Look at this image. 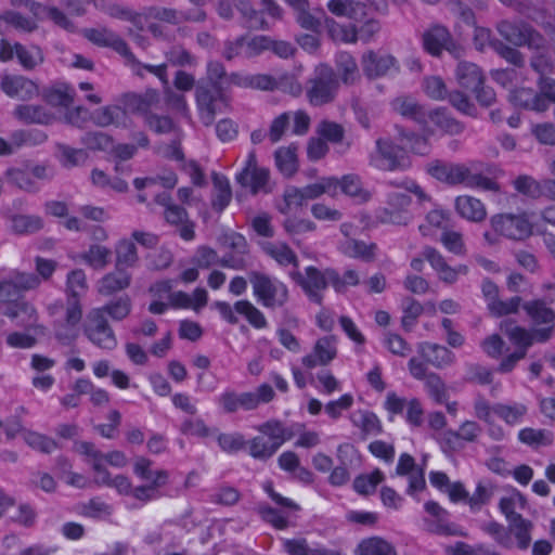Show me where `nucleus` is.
Here are the masks:
<instances>
[{
    "label": "nucleus",
    "mask_w": 555,
    "mask_h": 555,
    "mask_svg": "<svg viewBox=\"0 0 555 555\" xmlns=\"http://www.w3.org/2000/svg\"><path fill=\"white\" fill-rule=\"evenodd\" d=\"M228 73L224 65L219 61H209L206 67V77L198 81L195 90L196 104L199 111V118L204 126L214 124L217 108L216 102L225 101L228 91Z\"/></svg>",
    "instance_id": "obj_1"
},
{
    "label": "nucleus",
    "mask_w": 555,
    "mask_h": 555,
    "mask_svg": "<svg viewBox=\"0 0 555 555\" xmlns=\"http://www.w3.org/2000/svg\"><path fill=\"white\" fill-rule=\"evenodd\" d=\"M275 392L271 385L261 384L255 391L236 392L227 389L217 399L218 405L225 414L236 413L238 410L253 411L261 403H269L274 399Z\"/></svg>",
    "instance_id": "obj_2"
},
{
    "label": "nucleus",
    "mask_w": 555,
    "mask_h": 555,
    "mask_svg": "<svg viewBox=\"0 0 555 555\" xmlns=\"http://www.w3.org/2000/svg\"><path fill=\"white\" fill-rule=\"evenodd\" d=\"M370 165L385 171H403L411 167V158L405 146L391 138H378L370 155Z\"/></svg>",
    "instance_id": "obj_3"
},
{
    "label": "nucleus",
    "mask_w": 555,
    "mask_h": 555,
    "mask_svg": "<svg viewBox=\"0 0 555 555\" xmlns=\"http://www.w3.org/2000/svg\"><path fill=\"white\" fill-rule=\"evenodd\" d=\"M307 98L313 106H322L336 98L339 79L335 70L327 64L317 66L314 77L309 80Z\"/></svg>",
    "instance_id": "obj_4"
},
{
    "label": "nucleus",
    "mask_w": 555,
    "mask_h": 555,
    "mask_svg": "<svg viewBox=\"0 0 555 555\" xmlns=\"http://www.w3.org/2000/svg\"><path fill=\"white\" fill-rule=\"evenodd\" d=\"M248 276L254 295L263 307L281 308L288 301V289L284 283L258 271L249 272Z\"/></svg>",
    "instance_id": "obj_5"
},
{
    "label": "nucleus",
    "mask_w": 555,
    "mask_h": 555,
    "mask_svg": "<svg viewBox=\"0 0 555 555\" xmlns=\"http://www.w3.org/2000/svg\"><path fill=\"white\" fill-rule=\"evenodd\" d=\"M82 332L88 340L100 349L112 351L118 345L116 334L107 318L95 308L87 313L82 323Z\"/></svg>",
    "instance_id": "obj_6"
},
{
    "label": "nucleus",
    "mask_w": 555,
    "mask_h": 555,
    "mask_svg": "<svg viewBox=\"0 0 555 555\" xmlns=\"http://www.w3.org/2000/svg\"><path fill=\"white\" fill-rule=\"evenodd\" d=\"M422 42L424 50L433 56H440L442 51H448L454 59H461L465 49L456 42L449 29L440 24L430 26L423 33Z\"/></svg>",
    "instance_id": "obj_7"
},
{
    "label": "nucleus",
    "mask_w": 555,
    "mask_h": 555,
    "mask_svg": "<svg viewBox=\"0 0 555 555\" xmlns=\"http://www.w3.org/2000/svg\"><path fill=\"white\" fill-rule=\"evenodd\" d=\"M490 223L495 233L513 241H525L533 233V225L526 212L496 214L491 217Z\"/></svg>",
    "instance_id": "obj_8"
},
{
    "label": "nucleus",
    "mask_w": 555,
    "mask_h": 555,
    "mask_svg": "<svg viewBox=\"0 0 555 555\" xmlns=\"http://www.w3.org/2000/svg\"><path fill=\"white\" fill-rule=\"evenodd\" d=\"M82 35L86 39L98 47L111 48L128 62L139 64L134 54L130 51L127 42L115 31L106 27L85 28Z\"/></svg>",
    "instance_id": "obj_9"
},
{
    "label": "nucleus",
    "mask_w": 555,
    "mask_h": 555,
    "mask_svg": "<svg viewBox=\"0 0 555 555\" xmlns=\"http://www.w3.org/2000/svg\"><path fill=\"white\" fill-rule=\"evenodd\" d=\"M159 92L156 89H146L143 93L125 92L119 95L118 103L122 109V117L127 114L142 115L143 118L151 113V108L159 103Z\"/></svg>",
    "instance_id": "obj_10"
},
{
    "label": "nucleus",
    "mask_w": 555,
    "mask_h": 555,
    "mask_svg": "<svg viewBox=\"0 0 555 555\" xmlns=\"http://www.w3.org/2000/svg\"><path fill=\"white\" fill-rule=\"evenodd\" d=\"M500 330L508 337L515 346L531 347L534 341L545 343L551 338L550 327L534 328L532 332L517 325L512 319L503 320Z\"/></svg>",
    "instance_id": "obj_11"
},
{
    "label": "nucleus",
    "mask_w": 555,
    "mask_h": 555,
    "mask_svg": "<svg viewBox=\"0 0 555 555\" xmlns=\"http://www.w3.org/2000/svg\"><path fill=\"white\" fill-rule=\"evenodd\" d=\"M291 278L301 286L302 291L311 301L322 305V291L326 288V276H324V272L310 266L306 268L305 275L299 271H294L291 272Z\"/></svg>",
    "instance_id": "obj_12"
},
{
    "label": "nucleus",
    "mask_w": 555,
    "mask_h": 555,
    "mask_svg": "<svg viewBox=\"0 0 555 555\" xmlns=\"http://www.w3.org/2000/svg\"><path fill=\"white\" fill-rule=\"evenodd\" d=\"M362 67L369 78H377L389 74L391 70L399 72V63L391 54H380L369 51L362 56Z\"/></svg>",
    "instance_id": "obj_13"
},
{
    "label": "nucleus",
    "mask_w": 555,
    "mask_h": 555,
    "mask_svg": "<svg viewBox=\"0 0 555 555\" xmlns=\"http://www.w3.org/2000/svg\"><path fill=\"white\" fill-rule=\"evenodd\" d=\"M0 87L8 96L21 101L31 100L39 94L37 83L24 76L7 75L2 78Z\"/></svg>",
    "instance_id": "obj_14"
},
{
    "label": "nucleus",
    "mask_w": 555,
    "mask_h": 555,
    "mask_svg": "<svg viewBox=\"0 0 555 555\" xmlns=\"http://www.w3.org/2000/svg\"><path fill=\"white\" fill-rule=\"evenodd\" d=\"M417 352L423 360L436 369H443L454 363L455 354L447 347L424 341L418 344Z\"/></svg>",
    "instance_id": "obj_15"
},
{
    "label": "nucleus",
    "mask_w": 555,
    "mask_h": 555,
    "mask_svg": "<svg viewBox=\"0 0 555 555\" xmlns=\"http://www.w3.org/2000/svg\"><path fill=\"white\" fill-rule=\"evenodd\" d=\"M465 165L436 159L427 165V172L438 181L450 185L461 184Z\"/></svg>",
    "instance_id": "obj_16"
},
{
    "label": "nucleus",
    "mask_w": 555,
    "mask_h": 555,
    "mask_svg": "<svg viewBox=\"0 0 555 555\" xmlns=\"http://www.w3.org/2000/svg\"><path fill=\"white\" fill-rule=\"evenodd\" d=\"M8 27L21 34H31L39 26L35 17L25 16L15 10H4L0 13V35H4Z\"/></svg>",
    "instance_id": "obj_17"
},
{
    "label": "nucleus",
    "mask_w": 555,
    "mask_h": 555,
    "mask_svg": "<svg viewBox=\"0 0 555 555\" xmlns=\"http://www.w3.org/2000/svg\"><path fill=\"white\" fill-rule=\"evenodd\" d=\"M395 112L401 116L413 120L420 126H427L428 112L425 106L418 103L412 96H398L391 102Z\"/></svg>",
    "instance_id": "obj_18"
},
{
    "label": "nucleus",
    "mask_w": 555,
    "mask_h": 555,
    "mask_svg": "<svg viewBox=\"0 0 555 555\" xmlns=\"http://www.w3.org/2000/svg\"><path fill=\"white\" fill-rule=\"evenodd\" d=\"M284 82H289L291 92L293 94L300 93L301 86L296 82L292 76H283L280 79H276L268 74L248 75V88L251 89L273 91L276 89H284Z\"/></svg>",
    "instance_id": "obj_19"
},
{
    "label": "nucleus",
    "mask_w": 555,
    "mask_h": 555,
    "mask_svg": "<svg viewBox=\"0 0 555 555\" xmlns=\"http://www.w3.org/2000/svg\"><path fill=\"white\" fill-rule=\"evenodd\" d=\"M164 217L166 221L175 227H179L178 232L184 241H192L195 237V223L190 220L186 209L182 206L175 205L165 209Z\"/></svg>",
    "instance_id": "obj_20"
},
{
    "label": "nucleus",
    "mask_w": 555,
    "mask_h": 555,
    "mask_svg": "<svg viewBox=\"0 0 555 555\" xmlns=\"http://www.w3.org/2000/svg\"><path fill=\"white\" fill-rule=\"evenodd\" d=\"M522 309L531 320L535 328H540L541 325L551 328V334L554 330L555 311L547 307L544 300L535 299L527 301L522 305Z\"/></svg>",
    "instance_id": "obj_21"
},
{
    "label": "nucleus",
    "mask_w": 555,
    "mask_h": 555,
    "mask_svg": "<svg viewBox=\"0 0 555 555\" xmlns=\"http://www.w3.org/2000/svg\"><path fill=\"white\" fill-rule=\"evenodd\" d=\"M10 231L15 235H31L43 228V220L37 215L9 214Z\"/></svg>",
    "instance_id": "obj_22"
},
{
    "label": "nucleus",
    "mask_w": 555,
    "mask_h": 555,
    "mask_svg": "<svg viewBox=\"0 0 555 555\" xmlns=\"http://www.w3.org/2000/svg\"><path fill=\"white\" fill-rule=\"evenodd\" d=\"M455 209L462 218L472 222H480L487 216L485 205L478 198L468 195L455 198Z\"/></svg>",
    "instance_id": "obj_23"
},
{
    "label": "nucleus",
    "mask_w": 555,
    "mask_h": 555,
    "mask_svg": "<svg viewBox=\"0 0 555 555\" xmlns=\"http://www.w3.org/2000/svg\"><path fill=\"white\" fill-rule=\"evenodd\" d=\"M428 119L442 132L449 135L461 134L465 125L454 118L446 107H438L428 112Z\"/></svg>",
    "instance_id": "obj_24"
},
{
    "label": "nucleus",
    "mask_w": 555,
    "mask_h": 555,
    "mask_svg": "<svg viewBox=\"0 0 555 555\" xmlns=\"http://www.w3.org/2000/svg\"><path fill=\"white\" fill-rule=\"evenodd\" d=\"M131 275L125 269H118L105 274L99 285V293L103 296H111L129 287Z\"/></svg>",
    "instance_id": "obj_25"
},
{
    "label": "nucleus",
    "mask_w": 555,
    "mask_h": 555,
    "mask_svg": "<svg viewBox=\"0 0 555 555\" xmlns=\"http://www.w3.org/2000/svg\"><path fill=\"white\" fill-rule=\"evenodd\" d=\"M530 24L522 21H500L495 28L501 37L515 47H522Z\"/></svg>",
    "instance_id": "obj_26"
},
{
    "label": "nucleus",
    "mask_w": 555,
    "mask_h": 555,
    "mask_svg": "<svg viewBox=\"0 0 555 555\" xmlns=\"http://www.w3.org/2000/svg\"><path fill=\"white\" fill-rule=\"evenodd\" d=\"M455 75L459 85L470 91L476 90L485 82L481 69L474 63L460 62Z\"/></svg>",
    "instance_id": "obj_27"
},
{
    "label": "nucleus",
    "mask_w": 555,
    "mask_h": 555,
    "mask_svg": "<svg viewBox=\"0 0 555 555\" xmlns=\"http://www.w3.org/2000/svg\"><path fill=\"white\" fill-rule=\"evenodd\" d=\"M335 65L345 85H353L360 78L356 59L348 52H339L335 56Z\"/></svg>",
    "instance_id": "obj_28"
},
{
    "label": "nucleus",
    "mask_w": 555,
    "mask_h": 555,
    "mask_svg": "<svg viewBox=\"0 0 555 555\" xmlns=\"http://www.w3.org/2000/svg\"><path fill=\"white\" fill-rule=\"evenodd\" d=\"M212 183L215 194L211 199V207L215 211L221 212L230 204L232 198V190L227 177L212 173Z\"/></svg>",
    "instance_id": "obj_29"
},
{
    "label": "nucleus",
    "mask_w": 555,
    "mask_h": 555,
    "mask_svg": "<svg viewBox=\"0 0 555 555\" xmlns=\"http://www.w3.org/2000/svg\"><path fill=\"white\" fill-rule=\"evenodd\" d=\"M17 311L21 322L18 323L26 331H33L35 335H46V327L38 323V313L36 308L26 300L17 301Z\"/></svg>",
    "instance_id": "obj_30"
},
{
    "label": "nucleus",
    "mask_w": 555,
    "mask_h": 555,
    "mask_svg": "<svg viewBox=\"0 0 555 555\" xmlns=\"http://www.w3.org/2000/svg\"><path fill=\"white\" fill-rule=\"evenodd\" d=\"M96 309L102 311L104 317L107 318V315H109L113 321L120 322L130 314L132 301L131 298L125 294Z\"/></svg>",
    "instance_id": "obj_31"
},
{
    "label": "nucleus",
    "mask_w": 555,
    "mask_h": 555,
    "mask_svg": "<svg viewBox=\"0 0 555 555\" xmlns=\"http://www.w3.org/2000/svg\"><path fill=\"white\" fill-rule=\"evenodd\" d=\"M56 156L64 168H73L83 165L88 159V153L83 149H74L64 143H56Z\"/></svg>",
    "instance_id": "obj_32"
},
{
    "label": "nucleus",
    "mask_w": 555,
    "mask_h": 555,
    "mask_svg": "<svg viewBox=\"0 0 555 555\" xmlns=\"http://www.w3.org/2000/svg\"><path fill=\"white\" fill-rule=\"evenodd\" d=\"M359 555H397L392 544L380 537L363 539L357 548Z\"/></svg>",
    "instance_id": "obj_33"
},
{
    "label": "nucleus",
    "mask_w": 555,
    "mask_h": 555,
    "mask_svg": "<svg viewBox=\"0 0 555 555\" xmlns=\"http://www.w3.org/2000/svg\"><path fill=\"white\" fill-rule=\"evenodd\" d=\"M13 115L26 124L47 125L52 116L40 105H17Z\"/></svg>",
    "instance_id": "obj_34"
},
{
    "label": "nucleus",
    "mask_w": 555,
    "mask_h": 555,
    "mask_svg": "<svg viewBox=\"0 0 555 555\" xmlns=\"http://www.w3.org/2000/svg\"><path fill=\"white\" fill-rule=\"evenodd\" d=\"M258 430L279 448L292 439L293 431L286 428L281 421L270 420L258 427Z\"/></svg>",
    "instance_id": "obj_35"
},
{
    "label": "nucleus",
    "mask_w": 555,
    "mask_h": 555,
    "mask_svg": "<svg viewBox=\"0 0 555 555\" xmlns=\"http://www.w3.org/2000/svg\"><path fill=\"white\" fill-rule=\"evenodd\" d=\"M296 146L280 147L274 153L275 164L282 175L289 178L297 171Z\"/></svg>",
    "instance_id": "obj_36"
},
{
    "label": "nucleus",
    "mask_w": 555,
    "mask_h": 555,
    "mask_svg": "<svg viewBox=\"0 0 555 555\" xmlns=\"http://www.w3.org/2000/svg\"><path fill=\"white\" fill-rule=\"evenodd\" d=\"M237 11L249 23L250 29L256 30H268L270 28L269 23L263 17L262 11H257L250 0H240L236 4Z\"/></svg>",
    "instance_id": "obj_37"
},
{
    "label": "nucleus",
    "mask_w": 555,
    "mask_h": 555,
    "mask_svg": "<svg viewBox=\"0 0 555 555\" xmlns=\"http://www.w3.org/2000/svg\"><path fill=\"white\" fill-rule=\"evenodd\" d=\"M74 90L64 85L44 89L42 98L51 106L69 107L74 102Z\"/></svg>",
    "instance_id": "obj_38"
},
{
    "label": "nucleus",
    "mask_w": 555,
    "mask_h": 555,
    "mask_svg": "<svg viewBox=\"0 0 555 555\" xmlns=\"http://www.w3.org/2000/svg\"><path fill=\"white\" fill-rule=\"evenodd\" d=\"M351 422L361 429L363 437L367 435H379L383 431L379 418L371 411H358L351 417Z\"/></svg>",
    "instance_id": "obj_39"
},
{
    "label": "nucleus",
    "mask_w": 555,
    "mask_h": 555,
    "mask_svg": "<svg viewBox=\"0 0 555 555\" xmlns=\"http://www.w3.org/2000/svg\"><path fill=\"white\" fill-rule=\"evenodd\" d=\"M533 525L530 520L525 519L522 516L516 517L514 521L508 522V531L509 533H514L517 539V546L520 550H526L529 547L531 542L530 531Z\"/></svg>",
    "instance_id": "obj_40"
},
{
    "label": "nucleus",
    "mask_w": 555,
    "mask_h": 555,
    "mask_svg": "<svg viewBox=\"0 0 555 555\" xmlns=\"http://www.w3.org/2000/svg\"><path fill=\"white\" fill-rule=\"evenodd\" d=\"M249 454L260 461H267L280 449L266 436H256L249 442Z\"/></svg>",
    "instance_id": "obj_41"
},
{
    "label": "nucleus",
    "mask_w": 555,
    "mask_h": 555,
    "mask_svg": "<svg viewBox=\"0 0 555 555\" xmlns=\"http://www.w3.org/2000/svg\"><path fill=\"white\" fill-rule=\"evenodd\" d=\"M122 118L120 104L107 105L96 109L93 113L92 120L99 127H108L111 125L119 126Z\"/></svg>",
    "instance_id": "obj_42"
},
{
    "label": "nucleus",
    "mask_w": 555,
    "mask_h": 555,
    "mask_svg": "<svg viewBox=\"0 0 555 555\" xmlns=\"http://www.w3.org/2000/svg\"><path fill=\"white\" fill-rule=\"evenodd\" d=\"M376 245L374 243L366 244L358 240H348L344 246L343 251L349 257L361 258L365 261H372L375 258Z\"/></svg>",
    "instance_id": "obj_43"
},
{
    "label": "nucleus",
    "mask_w": 555,
    "mask_h": 555,
    "mask_svg": "<svg viewBox=\"0 0 555 555\" xmlns=\"http://www.w3.org/2000/svg\"><path fill=\"white\" fill-rule=\"evenodd\" d=\"M264 250L281 266L293 264L296 268L298 267V258L296 254L286 244L267 243Z\"/></svg>",
    "instance_id": "obj_44"
},
{
    "label": "nucleus",
    "mask_w": 555,
    "mask_h": 555,
    "mask_svg": "<svg viewBox=\"0 0 555 555\" xmlns=\"http://www.w3.org/2000/svg\"><path fill=\"white\" fill-rule=\"evenodd\" d=\"M135 244L131 241H120L116 246V267L118 269L135 266L138 261Z\"/></svg>",
    "instance_id": "obj_45"
},
{
    "label": "nucleus",
    "mask_w": 555,
    "mask_h": 555,
    "mask_svg": "<svg viewBox=\"0 0 555 555\" xmlns=\"http://www.w3.org/2000/svg\"><path fill=\"white\" fill-rule=\"evenodd\" d=\"M234 310L244 315L247 321L256 328L267 326V320L263 313L248 300H238L234 304Z\"/></svg>",
    "instance_id": "obj_46"
},
{
    "label": "nucleus",
    "mask_w": 555,
    "mask_h": 555,
    "mask_svg": "<svg viewBox=\"0 0 555 555\" xmlns=\"http://www.w3.org/2000/svg\"><path fill=\"white\" fill-rule=\"evenodd\" d=\"M24 440L31 449L46 454H50L60 448L54 439L37 431L26 430L24 433Z\"/></svg>",
    "instance_id": "obj_47"
},
{
    "label": "nucleus",
    "mask_w": 555,
    "mask_h": 555,
    "mask_svg": "<svg viewBox=\"0 0 555 555\" xmlns=\"http://www.w3.org/2000/svg\"><path fill=\"white\" fill-rule=\"evenodd\" d=\"M15 56L25 69H34L37 64L43 62V54L39 47L35 46L28 50L20 42H15Z\"/></svg>",
    "instance_id": "obj_48"
},
{
    "label": "nucleus",
    "mask_w": 555,
    "mask_h": 555,
    "mask_svg": "<svg viewBox=\"0 0 555 555\" xmlns=\"http://www.w3.org/2000/svg\"><path fill=\"white\" fill-rule=\"evenodd\" d=\"M111 250L102 245L93 244L83 253L81 259L94 269H103L109 262Z\"/></svg>",
    "instance_id": "obj_49"
},
{
    "label": "nucleus",
    "mask_w": 555,
    "mask_h": 555,
    "mask_svg": "<svg viewBox=\"0 0 555 555\" xmlns=\"http://www.w3.org/2000/svg\"><path fill=\"white\" fill-rule=\"evenodd\" d=\"M335 343V336H324L317 340L313 352L318 357L320 365H327L336 358L337 349Z\"/></svg>",
    "instance_id": "obj_50"
},
{
    "label": "nucleus",
    "mask_w": 555,
    "mask_h": 555,
    "mask_svg": "<svg viewBox=\"0 0 555 555\" xmlns=\"http://www.w3.org/2000/svg\"><path fill=\"white\" fill-rule=\"evenodd\" d=\"M144 125L156 134H167L173 131L177 126L168 115H158L151 112L144 118Z\"/></svg>",
    "instance_id": "obj_51"
},
{
    "label": "nucleus",
    "mask_w": 555,
    "mask_h": 555,
    "mask_svg": "<svg viewBox=\"0 0 555 555\" xmlns=\"http://www.w3.org/2000/svg\"><path fill=\"white\" fill-rule=\"evenodd\" d=\"M317 133L326 142L334 144L341 143L345 139V128L335 121L321 120L317 128Z\"/></svg>",
    "instance_id": "obj_52"
},
{
    "label": "nucleus",
    "mask_w": 555,
    "mask_h": 555,
    "mask_svg": "<svg viewBox=\"0 0 555 555\" xmlns=\"http://www.w3.org/2000/svg\"><path fill=\"white\" fill-rule=\"evenodd\" d=\"M530 67L539 74V78L547 77L555 69V59L550 50L533 53L530 57Z\"/></svg>",
    "instance_id": "obj_53"
},
{
    "label": "nucleus",
    "mask_w": 555,
    "mask_h": 555,
    "mask_svg": "<svg viewBox=\"0 0 555 555\" xmlns=\"http://www.w3.org/2000/svg\"><path fill=\"white\" fill-rule=\"evenodd\" d=\"M88 291L86 273L82 269H75L67 274L66 293L69 297H82Z\"/></svg>",
    "instance_id": "obj_54"
},
{
    "label": "nucleus",
    "mask_w": 555,
    "mask_h": 555,
    "mask_svg": "<svg viewBox=\"0 0 555 555\" xmlns=\"http://www.w3.org/2000/svg\"><path fill=\"white\" fill-rule=\"evenodd\" d=\"M167 479L168 473L166 470H157L153 482L145 486H139L134 489L132 488L131 494L139 501L147 502L153 499L155 490L167 482Z\"/></svg>",
    "instance_id": "obj_55"
},
{
    "label": "nucleus",
    "mask_w": 555,
    "mask_h": 555,
    "mask_svg": "<svg viewBox=\"0 0 555 555\" xmlns=\"http://www.w3.org/2000/svg\"><path fill=\"white\" fill-rule=\"evenodd\" d=\"M518 11L539 23H544L546 20L545 0H519Z\"/></svg>",
    "instance_id": "obj_56"
},
{
    "label": "nucleus",
    "mask_w": 555,
    "mask_h": 555,
    "mask_svg": "<svg viewBox=\"0 0 555 555\" xmlns=\"http://www.w3.org/2000/svg\"><path fill=\"white\" fill-rule=\"evenodd\" d=\"M491 48L506 62L516 67H524L525 56L519 50L516 49L515 46L511 47L504 43L502 40H494L491 41Z\"/></svg>",
    "instance_id": "obj_57"
},
{
    "label": "nucleus",
    "mask_w": 555,
    "mask_h": 555,
    "mask_svg": "<svg viewBox=\"0 0 555 555\" xmlns=\"http://www.w3.org/2000/svg\"><path fill=\"white\" fill-rule=\"evenodd\" d=\"M526 413L527 408L521 403H515L514 405L503 403L494 404V414L501 417L508 425L518 423Z\"/></svg>",
    "instance_id": "obj_58"
},
{
    "label": "nucleus",
    "mask_w": 555,
    "mask_h": 555,
    "mask_svg": "<svg viewBox=\"0 0 555 555\" xmlns=\"http://www.w3.org/2000/svg\"><path fill=\"white\" fill-rule=\"evenodd\" d=\"M340 191L351 197H357L362 202L370 198V193L362 189V183L357 175H346L340 180Z\"/></svg>",
    "instance_id": "obj_59"
},
{
    "label": "nucleus",
    "mask_w": 555,
    "mask_h": 555,
    "mask_svg": "<svg viewBox=\"0 0 555 555\" xmlns=\"http://www.w3.org/2000/svg\"><path fill=\"white\" fill-rule=\"evenodd\" d=\"M105 12L114 18L125 20L132 23L139 30L143 29L141 15L131 9L122 7L118 3H109L105 8Z\"/></svg>",
    "instance_id": "obj_60"
},
{
    "label": "nucleus",
    "mask_w": 555,
    "mask_h": 555,
    "mask_svg": "<svg viewBox=\"0 0 555 555\" xmlns=\"http://www.w3.org/2000/svg\"><path fill=\"white\" fill-rule=\"evenodd\" d=\"M464 171L463 182L461 184H464L468 188H479L487 191H496L499 189L495 181L481 173L472 172L470 169L466 166L464 167Z\"/></svg>",
    "instance_id": "obj_61"
},
{
    "label": "nucleus",
    "mask_w": 555,
    "mask_h": 555,
    "mask_svg": "<svg viewBox=\"0 0 555 555\" xmlns=\"http://www.w3.org/2000/svg\"><path fill=\"white\" fill-rule=\"evenodd\" d=\"M191 262L198 269H209L211 266L219 264V256L214 248L202 245L196 248Z\"/></svg>",
    "instance_id": "obj_62"
},
{
    "label": "nucleus",
    "mask_w": 555,
    "mask_h": 555,
    "mask_svg": "<svg viewBox=\"0 0 555 555\" xmlns=\"http://www.w3.org/2000/svg\"><path fill=\"white\" fill-rule=\"evenodd\" d=\"M7 177L11 184L17 186L21 190L30 193H35L39 190L31 176L22 169H9L7 171Z\"/></svg>",
    "instance_id": "obj_63"
},
{
    "label": "nucleus",
    "mask_w": 555,
    "mask_h": 555,
    "mask_svg": "<svg viewBox=\"0 0 555 555\" xmlns=\"http://www.w3.org/2000/svg\"><path fill=\"white\" fill-rule=\"evenodd\" d=\"M82 144L93 151H108L113 145V138L101 131H90L81 138Z\"/></svg>",
    "instance_id": "obj_64"
}]
</instances>
